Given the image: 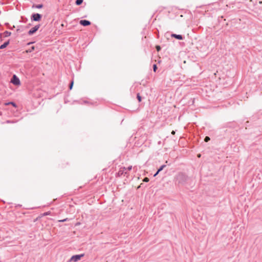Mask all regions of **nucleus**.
<instances>
[{"label": "nucleus", "instance_id": "obj_1", "mask_svg": "<svg viewBox=\"0 0 262 262\" xmlns=\"http://www.w3.org/2000/svg\"><path fill=\"white\" fill-rule=\"evenodd\" d=\"M189 179L188 175L184 172H178L173 178V182L176 186L181 187L185 186Z\"/></svg>", "mask_w": 262, "mask_h": 262}, {"label": "nucleus", "instance_id": "obj_2", "mask_svg": "<svg viewBox=\"0 0 262 262\" xmlns=\"http://www.w3.org/2000/svg\"><path fill=\"white\" fill-rule=\"evenodd\" d=\"M84 254H77L73 255L70 259L68 260V262H77L82 257H83Z\"/></svg>", "mask_w": 262, "mask_h": 262}, {"label": "nucleus", "instance_id": "obj_3", "mask_svg": "<svg viewBox=\"0 0 262 262\" xmlns=\"http://www.w3.org/2000/svg\"><path fill=\"white\" fill-rule=\"evenodd\" d=\"M11 82L15 85L17 86L20 85V80L16 75H13L12 76V77L11 79Z\"/></svg>", "mask_w": 262, "mask_h": 262}, {"label": "nucleus", "instance_id": "obj_4", "mask_svg": "<svg viewBox=\"0 0 262 262\" xmlns=\"http://www.w3.org/2000/svg\"><path fill=\"white\" fill-rule=\"evenodd\" d=\"M42 15L39 13H33L31 16V19L32 21H39L41 20Z\"/></svg>", "mask_w": 262, "mask_h": 262}, {"label": "nucleus", "instance_id": "obj_5", "mask_svg": "<svg viewBox=\"0 0 262 262\" xmlns=\"http://www.w3.org/2000/svg\"><path fill=\"white\" fill-rule=\"evenodd\" d=\"M40 27V25L38 24L31 29L28 32L29 35H32L34 34L39 29Z\"/></svg>", "mask_w": 262, "mask_h": 262}, {"label": "nucleus", "instance_id": "obj_6", "mask_svg": "<svg viewBox=\"0 0 262 262\" xmlns=\"http://www.w3.org/2000/svg\"><path fill=\"white\" fill-rule=\"evenodd\" d=\"M127 173L126 168L125 167H122L120 168L118 172L116 173V176L121 177L122 175H125Z\"/></svg>", "mask_w": 262, "mask_h": 262}, {"label": "nucleus", "instance_id": "obj_7", "mask_svg": "<svg viewBox=\"0 0 262 262\" xmlns=\"http://www.w3.org/2000/svg\"><path fill=\"white\" fill-rule=\"evenodd\" d=\"M79 24L84 27L88 26L91 25V22L89 20L86 19H82L79 21Z\"/></svg>", "mask_w": 262, "mask_h": 262}, {"label": "nucleus", "instance_id": "obj_8", "mask_svg": "<svg viewBox=\"0 0 262 262\" xmlns=\"http://www.w3.org/2000/svg\"><path fill=\"white\" fill-rule=\"evenodd\" d=\"M171 36L178 40H183L184 38V37L182 35L176 34L174 33L171 34Z\"/></svg>", "mask_w": 262, "mask_h": 262}, {"label": "nucleus", "instance_id": "obj_9", "mask_svg": "<svg viewBox=\"0 0 262 262\" xmlns=\"http://www.w3.org/2000/svg\"><path fill=\"white\" fill-rule=\"evenodd\" d=\"M10 43V40L5 42L3 44L0 46V49H4L6 48Z\"/></svg>", "mask_w": 262, "mask_h": 262}, {"label": "nucleus", "instance_id": "obj_10", "mask_svg": "<svg viewBox=\"0 0 262 262\" xmlns=\"http://www.w3.org/2000/svg\"><path fill=\"white\" fill-rule=\"evenodd\" d=\"M33 8H37V9H41L43 7V5L42 4H38V5H35V4H33L32 7Z\"/></svg>", "mask_w": 262, "mask_h": 262}, {"label": "nucleus", "instance_id": "obj_11", "mask_svg": "<svg viewBox=\"0 0 262 262\" xmlns=\"http://www.w3.org/2000/svg\"><path fill=\"white\" fill-rule=\"evenodd\" d=\"M4 34L5 35V37H7L10 36L11 34V33L8 31H6L4 32Z\"/></svg>", "mask_w": 262, "mask_h": 262}, {"label": "nucleus", "instance_id": "obj_12", "mask_svg": "<svg viewBox=\"0 0 262 262\" xmlns=\"http://www.w3.org/2000/svg\"><path fill=\"white\" fill-rule=\"evenodd\" d=\"M83 0H76L75 4L77 6H79L83 3Z\"/></svg>", "mask_w": 262, "mask_h": 262}, {"label": "nucleus", "instance_id": "obj_13", "mask_svg": "<svg viewBox=\"0 0 262 262\" xmlns=\"http://www.w3.org/2000/svg\"><path fill=\"white\" fill-rule=\"evenodd\" d=\"M137 98L138 100V101L140 102L142 101V97L141 96H140V94L139 93H138L137 94Z\"/></svg>", "mask_w": 262, "mask_h": 262}, {"label": "nucleus", "instance_id": "obj_14", "mask_svg": "<svg viewBox=\"0 0 262 262\" xmlns=\"http://www.w3.org/2000/svg\"><path fill=\"white\" fill-rule=\"evenodd\" d=\"M7 104H11V105H12L14 107H17L16 104L15 102H12V101L8 102V103H7Z\"/></svg>", "mask_w": 262, "mask_h": 262}, {"label": "nucleus", "instance_id": "obj_15", "mask_svg": "<svg viewBox=\"0 0 262 262\" xmlns=\"http://www.w3.org/2000/svg\"><path fill=\"white\" fill-rule=\"evenodd\" d=\"M73 84H74V81L73 80L71 81L70 84H69V89L70 90H71L73 88Z\"/></svg>", "mask_w": 262, "mask_h": 262}, {"label": "nucleus", "instance_id": "obj_16", "mask_svg": "<svg viewBox=\"0 0 262 262\" xmlns=\"http://www.w3.org/2000/svg\"><path fill=\"white\" fill-rule=\"evenodd\" d=\"M166 167V165H161L159 168H158V170L159 171H161L164 168H165Z\"/></svg>", "mask_w": 262, "mask_h": 262}, {"label": "nucleus", "instance_id": "obj_17", "mask_svg": "<svg viewBox=\"0 0 262 262\" xmlns=\"http://www.w3.org/2000/svg\"><path fill=\"white\" fill-rule=\"evenodd\" d=\"M34 49H35L34 47V46H32V47H31V49H30L28 50L27 51V52H30H30H31L32 51H33V50H34Z\"/></svg>", "mask_w": 262, "mask_h": 262}, {"label": "nucleus", "instance_id": "obj_18", "mask_svg": "<svg viewBox=\"0 0 262 262\" xmlns=\"http://www.w3.org/2000/svg\"><path fill=\"white\" fill-rule=\"evenodd\" d=\"M157 70V66L156 64L153 65V71L156 72Z\"/></svg>", "mask_w": 262, "mask_h": 262}, {"label": "nucleus", "instance_id": "obj_19", "mask_svg": "<svg viewBox=\"0 0 262 262\" xmlns=\"http://www.w3.org/2000/svg\"><path fill=\"white\" fill-rule=\"evenodd\" d=\"M210 140V138L208 136H206L204 139V141L206 142H208Z\"/></svg>", "mask_w": 262, "mask_h": 262}, {"label": "nucleus", "instance_id": "obj_20", "mask_svg": "<svg viewBox=\"0 0 262 262\" xmlns=\"http://www.w3.org/2000/svg\"><path fill=\"white\" fill-rule=\"evenodd\" d=\"M143 182H148L149 181V179L147 177H145L143 179Z\"/></svg>", "mask_w": 262, "mask_h": 262}, {"label": "nucleus", "instance_id": "obj_21", "mask_svg": "<svg viewBox=\"0 0 262 262\" xmlns=\"http://www.w3.org/2000/svg\"><path fill=\"white\" fill-rule=\"evenodd\" d=\"M156 48L157 51L158 52L161 50V47L159 46H157Z\"/></svg>", "mask_w": 262, "mask_h": 262}, {"label": "nucleus", "instance_id": "obj_22", "mask_svg": "<svg viewBox=\"0 0 262 262\" xmlns=\"http://www.w3.org/2000/svg\"><path fill=\"white\" fill-rule=\"evenodd\" d=\"M68 218H66V219H63V220H60V221H60V222H65V221H68Z\"/></svg>", "mask_w": 262, "mask_h": 262}, {"label": "nucleus", "instance_id": "obj_23", "mask_svg": "<svg viewBox=\"0 0 262 262\" xmlns=\"http://www.w3.org/2000/svg\"><path fill=\"white\" fill-rule=\"evenodd\" d=\"M159 172L160 171H159V170H158L157 172L154 174V177H156Z\"/></svg>", "mask_w": 262, "mask_h": 262}, {"label": "nucleus", "instance_id": "obj_24", "mask_svg": "<svg viewBox=\"0 0 262 262\" xmlns=\"http://www.w3.org/2000/svg\"><path fill=\"white\" fill-rule=\"evenodd\" d=\"M132 166H130L128 167L127 169H128V170H130L132 169Z\"/></svg>", "mask_w": 262, "mask_h": 262}, {"label": "nucleus", "instance_id": "obj_25", "mask_svg": "<svg viewBox=\"0 0 262 262\" xmlns=\"http://www.w3.org/2000/svg\"><path fill=\"white\" fill-rule=\"evenodd\" d=\"M9 28L11 30H13L14 28H15V26H13L12 27L10 28V27H9Z\"/></svg>", "mask_w": 262, "mask_h": 262}, {"label": "nucleus", "instance_id": "obj_26", "mask_svg": "<svg viewBox=\"0 0 262 262\" xmlns=\"http://www.w3.org/2000/svg\"><path fill=\"white\" fill-rule=\"evenodd\" d=\"M31 26V24H28V25L26 26V28H29Z\"/></svg>", "mask_w": 262, "mask_h": 262}, {"label": "nucleus", "instance_id": "obj_27", "mask_svg": "<svg viewBox=\"0 0 262 262\" xmlns=\"http://www.w3.org/2000/svg\"><path fill=\"white\" fill-rule=\"evenodd\" d=\"M16 32H21V30L20 29H17Z\"/></svg>", "mask_w": 262, "mask_h": 262}, {"label": "nucleus", "instance_id": "obj_28", "mask_svg": "<svg viewBox=\"0 0 262 262\" xmlns=\"http://www.w3.org/2000/svg\"><path fill=\"white\" fill-rule=\"evenodd\" d=\"M171 134L172 135H174L175 134V132L174 130H172V132H171Z\"/></svg>", "mask_w": 262, "mask_h": 262}, {"label": "nucleus", "instance_id": "obj_29", "mask_svg": "<svg viewBox=\"0 0 262 262\" xmlns=\"http://www.w3.org/2000/svg\"><path fill=\"white\" fill-rule=\"evenodd\" d=\"M5 25H6V26H9V23H6L5 24Z\"/></svg>", "mask_w": 262, "mask_h": 262}, {"label": "nucleus", "instance_id": "obj_30", "mask_svg": "<svg viewBox=\"0 0 262 262\" xmlns=\"http://www.w3.org/2000/svg\"><path fill=\"white\" fill-rule=\"evenodd\" d=\"M33 43L32 42H29V43H28V45H30V44H31V43Z\"/></svg>", "mask_w": 262, "mask_h": 262}, {"label": "nucleus", "instance_id": "obj_31", "mask_svg": "<svg viewBox=\"0 0 262 262\" xmlns=\"http://www.w3.org/2000/svg\"><path fill=\"white\" fill-rule=\"evenodd\" d=\"M47 214H48V212H46V213H45V215H47Z\"/></svg>", "mask_w": 262, "mask_h": 262}, {"label": "nucleus", "instance_id": "obj_32", "mask_svg": "<svg viewBox=\"0 0 262 262\" xmlns=\"http://www.w3.org/2000/svg\"><path fill=\"white\" fill-rule=\"evenodd\" d=\"M200 156H201V155H198V157H200Z\"/></svg>", "mask_w": 262, "mask_h": 262}, {"label": "nucleus", "instance_id": "obj_33", "mask_svg": "<svg viewBox=\"0 0 262 262\" xmlns=\"http://www.w3.org/2000/svg\"><path fill=\"white\" fill-rule=\"evenodd\" d=\"M1 14V11H0V14Z\"/></svg>", "mask_w": 262, "mask_h": 262}]
</instances>
